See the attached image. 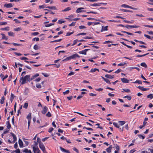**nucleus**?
<instances>
[{
	"mask_svg": "<svg viewBox=\"0 0 153 153\" xmlns=\"http://www.w3.org/2000/svg\"><path fill=\"white\" fill-rule=\"evenodd\" d=\"M20 59L22 60L28 59V58L25 57H22L20 58Z\"/></svg>",
	"mask_w": 153,
	"mask_h": 153,
	"instance_id": "nucleus-57",
	"label": "nucleus"
},
{
	"mask_svg": "<svg viewBox=\"0 0 153 153\" xmlns=\"http://www.w3.org/2000/svg\"><path fill=\"white\" fill-rule=\"evenodd\" d=\"M140 90L143 91H145L149 90V88H144L142 86Z\"/></svg>",
	"mask_w": 153,
	"mask_h": 153,
	"instance_id": "nucleus-25",
	"label": "nucleus"
},
{
	"mask_svg": "<svg viewBox=\"0 0 153 153\" xmlns=\"http://www.w3.org/2000/svg\"><path fill=\"white\" fill-rule=\"evenodd\" d=\"M33 48L34 49L36 50L39 49L38 46L37 45H35L33 47Z\"/></svg>",
	"mask_w": 153,
	"mask_h": 153,
	"instance_id": "nucleus-47",
	"label": "nucleus"
},
{
	"mask_svg": "<svg viewBox=\"0 0 153 153\" xmlns=\"http://www.w3.org/2000/svg\"><path fill=\"white\" fill-rule=\"evenodd\" d=\"M105 77L109 79H113L114 77V75H109L108 74H106L105 75Z\"/></svg>",
	"mask_w": 153,
	"mask_h": 153,
	"instance_id": "nucleus-13",
	"label": "nucleus"
},
{
	"mask_svg": "<svg viewBox=\"0 0 153 153\" xmlns=\"http://www.w3.org/2000/svg\"><path fill=\"white\" fill-rule=\"evenodd\" d=\"M146 122H143V126H139V128H140L141 129L143 127L145 126L146 125V124L147 123Z\"/></svg>",
	"mask_w": 153,
	"mask_h": 153,
	"instance_id": "nucleus-32",
	"label": "nucleus"
},
{
	"mask_svg": "<svg viewBox=\"0 0 153 153\" xmlns=\"http://www.w3.org/2000/svg\"><path fill=\"white\" fill-rule=\"evenodd\" d=\"M145 27H147L150 28H153V25H144Z\"/></svg>",
	"mask_w": 153,
	"mask_h": 153,
	"instance_id": "nucleus-58",
	"label": "nucleus"
},
{
	"mask_svg": "<svg viewBox=\"0 0 153 153\" xmlns=\"http://www.w3.org/2000/svg\"><path fill=\"white\" fill-rule=\"evenodd\" d=\"M4 7L7 8H10L13 7L11 3L5 4L4 5Z\"/></svg>",
	"mask_w": 153,
	"mask_h": 153,
	"instance_id": "nucleus-10",
	"label": "nucleus"
},
{
	"mask_svg": "<svg viewBox=\"0 0 153 153\" xmlns=\"http://www.w3.org/2000/svg\"><path fill=\"white\" fill-rule=\"evenodd\" d=\"M60 149L61 150L62 152H65L66 153H71L69 150H66L61 147H60Z\"/></svg>",
	"mask_w": 153,
	"mask_h": 153,
	"instance_id": "nucleus-8",
	"label": "nucleus"
},
{
	"mask_svg": "<svg viewBox=\"0 0 153 153\" xmlns=\"http://www.w3.org/2000/svg\"><path fill=\"white\" fill-rule=\"evenodd\" d=\"M83 9H84V8L83 7L79 8L76 10V13H78L79 12H84L83 10H81Z\"/></svg>",
	"mask_w": 153,
	"mask_h": 153,
	"instance_id": "nucleus-14",
	"label": "nucleus"
},
{
	"mask_svg": "<svg viewBox=\"0 0 153 153\" xmlns=\"http://www.w3.org/2000/svg\"><path fill=\"white\" fill-rule=\"evenodd\" d=\"M48 109V108L46 106H45L44 107L42 111V113L43 114H45L47 112Z\"/></svg>",
	"mask_w": 153,
	"mask_h": 153,
	"instance_id": "nucleus-7",
	"label": "nucleus"
},
{
	"mask_svg": "<svg viewBox=\"0 0 153 153\" xmlns=\"http://www.w3.org/2000/svg\"><path fill=\"white\" fill-rule=\"evenodd\" d=\"M27 118L28 120H31V114L30 113L29 114L27 117Z\"/></svg>",
	"mask_w": 153,
	"mask_h": 153,
	"instance_id": "nucleus-22",
	"label": "nucleus"
},
{
	"mask_svg": "<svg viewBox=\"0 0 153 153\" xmlns=\"http://www.w3.org/2000/svg\"><path fill=\"white\" fill-rule=\"evenodd\" d=\"M7 128H8V129H9L10 128L11 126L8 121L7 122Z\"/></svg>",
	"mask_w": 153,
	"mask_h": 153,
	"instance_id": "nucleus-34",
	"label": "nucleus"
},
{
	"mask_svg": "<svg viewBox=\"0 0 153 153\" xmlns=\"http://www.w3.org/2000/svg\"><path fill=\"white\" fill-rule=\"evenodd\" d=\"M90 50V49H85L84 50H83L82 51H80L79 53L80 54L86 55V52Z\"/></svg>",
	"mask_w": 153,
	"mask_h": 153,
	"instance_id": "nucleus-5",
	"label": "nucleus"
},
{
	"mask_svg": "<svg viewBox=\"0 0 153 153\" xmlns=\"http://www.w3.org/2000/svg\"><path fill=\"white\" fill-rule=\"evenodd\" d=\"M77 41L78 40L77 39L74 40V41L73 44L72 45L73 46L75 45L77 43Z\"/></svg>",
	"mask_w": 153,
	"mask_h": 153,
	"instance_id": "nucleus-59",
	"label": "nucleus"
},
{
	"mask_svg": "<svg viewBox=\"0 0 153 153\" xmlns=\"http://www.w3.org/2000/svg\"><path fill=\"white\" fill-rule=\"evenodd\" d=\"M71 59V57L70 56H69V57L66 58V59H63V61H68V60H70Z\"/></svg>",
	"mask_w": 153,
	"mask_h": 153,
	"instance_id": "nucleus-28",
	"label": "nucleus"
},
{
	"mask_svg": "<svg viewBox=\"0 0 153 153\" xmlns=\"http://www.w3.org/2000/svg\"><path fill=\"white\" fill-rule=\"evenodd\" d=\"M70 92L69 90H67L63 92V94L64 95H65L66 94H68Z\"/></svg>",
	"mask_w": 153,
	"mask_h": 153,
	"instance_id": "nucleus-63",
	"label": "nucleus"
},
{
	"mask_svg": "<svg viewBox=\"0 0 153 153\" xmlns=\"http://www.w3.org/2000/svg\"><path fill=\"white\" fill-rule=\"evenodd\" d=\"M122 71L121 69H118L117 71H116L115 73L117 74H118Z\"/></svg>",
	"mask_w": 153,
	"mask_h": 153,
	"instance_id": "nucleus-62",
	"label": "nucleus"
},
{
	"mask_svg": "<svg viewBox=\"0 0 153 153\" xmlns=\"http://www.w3.org/2000/svg\"><path fill=\"white\" fill-rule=\"evenodd\" d=\"M7 24V22H0V25H6Z\"/></svg>",
	"mask_w": 153,
	"mask_h": 153,
	"instance_id": "nucleus-51",
	"label": "nucleus"
},
{
	"mask_svg": "<svg viewBox=\"0 0 153 153\" xmlns=\"http://www.w3.org/2000/svg\"><path fill=\"white\" fill-rule=\"evenodd\" d=\"M124 98H127L129 100H130L131 99V97L130 96H126L123 97Z\"/></svg>",
	"mask_w": 153,
	"mask_h": 153,
	"instance_id": "nucleus-37",
	"label": "nucleus"
},
{
	"mask_svg": "<svg viewBox=\"0 0 153 153\" xmlns=\"http://www.w3.org/2000/svg\"><path fill=\"white\" fill-rule=\"evenodd\" d=\"M113 125L116 127L117 128H119L120 127L119 126V125L116 123L114 122L113 123Z\"/></svg>",
	"mask_w": 153,
	"mask_h": 153,
	"instance_id": "nucleus-38",
	"label": "nucleus"
},
{
	"mask_svg": "<svg viewBox=\"0 0 153 153\" xmlns=\"http://www.w3.org/2000/svg\"><path fill=\"white\" fill-rule=\"evenodd\" d=\"M54 24L50 23L48 24H47L45 25V27H49L52 25H54Z\"/></svg>",
	"mask_w": 153,
	"mask_h": 153,
	"instance_id": "nucleus-53",
	"label": "nucleus"
},
{
	"mask_svg": "<svg viewBox=\"0 0 153 153\" xmlns=\"http://www.w3.org/2000/svg\"><path fill=\"white\" fill-rule=\"evenodd\" d=\"M33 148L34 153H40V150L38 147L33 146Z\"/></svg>",
	"mask_w": 153,
	"mask_h": 153,
	"instance_id": "nucleus-4",
	"label": "nucleus"
},
{
	"mask_svg": "<svg viewBox=\"0 0 153 153\" xmlns=\"http://www.w3.org/2000/svg\"><path fill=\"white\" fill-rule=\"evenodd\" d=\"M90 6H100V4L99 3H95L93 4H91Z\"/></svg>",
	"mask_w": 153,
	"mask_h": 153,
	"instance_id": "nucleus-35",
	"label": "nucleus"
},
{
	"mask_svg": "<svg viewBox=\"0 0 153 153\" xmlns=\"http://www.w3.org/2000/svg\"><path fill=\"white\" fill-rule=\"evenodd\" d=\"M22 151L23 152L26 153H31V151L30 150H28L27 149H25L23 150H22Z\"/></svg>",
	"mask_w": 153,
	"mask_h": 153,
	"instance_id": "nucleus-11",
	"label": "nucleus"
},
{
	"mask_svg": "<svg viewBox=\"0 0 153 153\" xmlns=\"http://www.w3.org/2000/svg\"><path fill=\"white\" fill-rule=\"evenodd\" d=\"M28 106V103L27 102H25L24 104V105L23 106V107L25 108H27Z\"/></svg>",
	"mask_w": 153,
	"mask_h": 153,
	"instance_id": "nucleus-45",
	"label": "nucleus"
},
{
	"mask_svg": "<svg viewBox=\"0 0 153 153\" xmlns=\"http://www.w3.org/2000/svg\"><path fill=\"white\" fill-rule=\"evenodd\" d=\"M52 65H54V66H56L57 68H59L60 66V65L59 64H52Z\"/></svg>",
	"mask_w": 153,
	"mask_h": 153,
	"instance_id": "nucleus-54",
	"label": "nucleus"
},
{
	"mask_svg": "<svg viewBox=\"0 0 153 153\" xmlns=\"http://www.w3.org/2000/svg\"><path fill=\"white\" fill-rule=\"evenodd\" d=\"M121 32L123 33H125L128 35H133V34H132L131 33L128 32H126L125 31H121Z\"/></svg>",
	"mask_w": 153,
	"mask_h": 153,
	"instance_id": "nucleus-30",
	"label": "nucleus"
},
{
	"mask_svg": "<svg viewBox=\"0 0 153 153\" xmlns=\"http://www.w3.org/2000/svg\"><path fill=\"white\" fill-rule=\"evenodd\" d=\"M1 30H6V31H9V27H7L5 28H1Z\"/></svg>",
	"mask_w": 153,
	"mask_h": 153,
	"instance_id": "nucleus-21",
	"label": "nucleus"
},
{
	"mask_svg": "<svg viewBox=\"0 0 153 153\" xmlns=\"http://www.w3.org/2000/svg\"><path fill=\"white\" fill-rule=\"evenodd\" d=\"M62 39H58V40H55L54 41H52L51 42H60L62 40Z\"/></svg>",
	"mask_w": 153,
	"mask_h": 153,
	"instance_id": "nucleus-39",
	"label": "nucleus"
},
{
	"mask_svg": "<svg viewBox=\"0 0 153 153\" xmlns=\"http://www.w3.org/2000/svg\"><path fill=\"white\" fill-rule=\"evenodd\" d=\"M14 97V94H13L11 93V97L10 99V100L11 101V102L13 101Z\"/></svg>",
	"mask_w": 153,
	"mask_h": 153,
	"instance_id": "nucleus-29",
	"label": "nucleus"
},
{
	"mask_svg": "<svg viewBox=\"0 0 153 153\" xmlns=\"http://www.w3.org/2000/svg\"><path fill=\"white\" fill-rule=\"evenodd\" d=\"M39 146L40 148L43 151V153H47V152L45 150V147L43 143L39 144Z\"/></svg>",
	"mask_w": 153,
	"mask_h": 153,
	"instance_id": "nucleus-2",
	"label": "nucleus"
},
{
	"mask_svg": "<svg viewBox=\"0 0 153 153\" xmlns=\"http://www.w3.org/2000/svg\"><path fill=\"white\" fill-rule=\"evenodd\" d=\"M65 22V21H63L62 19L59 20L58 21V23L60 24H62V23H64Z\"/></svg>",
	"mask_w": 153,
	"mask_h": 153,
	"instance_id": "nucleus-42",
	"label": "nucleus"
},
{
	"mask_svg": "<svg viewBox=\"0 0 153 153\" xmlns=\"http://www.w3.org/2000/svg\"><path fill=\"white\" fill-rule=\"evenodd\" d=\"M39 75L38 74H36L33 75V76H32V77L31 78L29 79L28 81H30L32 80L33 79H34L36 77L39 76Z\"/></svg>",
	"mask_w": 153,
	"mask_h": 153,
	"instance_id": "nucleus-6",
	"label": "nucleus"
},
{
	"mask_svg": "<svg viewBox=\"0 0 153 153\" xmlns=\"http://www.w3.org/2000/svg\"><path fill=\"white\" fill-rule=\"evenodd\" d=\"M106 150L107 152L108 153H110L111 152V149L109 148H107L106 149Z\"/></svg>",
	"mask_w": 153,
	"mask_h": 153,
	"instance_id": "nucleus-61",
	"label": "nucleus"
},
{
	"mask_svg": "<svg viewBox=\"0 0 153 153\" xmlns=\"http://www.w3.org/2000/svg\"><path fill=\"white\" fill-rule=\"evenodd\" d=\"M71 9L70 7H68L65 9L64 10L62 11V12H65L68 11H69L71 10Z\"/></svg>",
	"mask_w": 153,
	"mask_h": 153,
	"instance_id": "nucleus-27",
	"label": "nucleus"
},
{
	"mask_svg": "<svg viewBox=\"0 0 153 153\" xmlns=\"http://www.w3.org/2000/svg\"><path fill=\"white\" fill-rule=\"evenodd\" d=\"M36 87L39 88H41V85L39 84H37L36 85Z\"/></svg>",
	"mask_w": 153,
	"mask_h": 153,
	"instance_id": "nucleus-55",
	"label": "nucleus"
},
{
	"mask_svg": "<svg viewBox=\"0 0 153 153\" xmlns=\"http://www.w3.org/2000/svg\"><path fill=\"white\" fill-rule=\"evenodd\" d=\"M1 35L2 36L1 39H5L7 40L8 39V37L6 36L5 34L3 33H1Z\"/></svg>",
	"mask_w": 153,
	"mask_h": 153,
	"instance_id": "nucleus-17",
	"label": "nucleus"
},
{
	"mask_svg": "<svg viewBox=\"0 0 153 153\" xmlns=\"http://www.w3.org/2000/svg\"><path fill=\"white\" fill-rule=\"evenodd\" d=\"M122 82L123 83H128L129 82L128 80L125 78H123L121 79Z\"/></svg>",
	"mask_w": 153,
	"mask_h": 153,
	"instance_id": "nucleus-9",
	"label": "nucleus"
},
{
	"mask_svg": "<svg viewBox=\"0 0 153 153\" xmlns=\"http://www.w3.org/2000/svg\"><path fill=\"white\" fill-rule=\"evenodd\" d=\"M46 8H49L50 9H51V10H56L57 9L56 7L55 6H51V7L48 6V7H46Z\"/></svg>",
	"mask_w": 153,
	"mask_h": 153,
	"instance_id": "nucleus-18",
	"label": "nucleus"
},
{
	"mask_svg": "<svg viewBox=\"0 0 153 153\" xmlns=\"http://www.w3.org/2000/svg\"><path fill=\"white\" fill-rule=\"evenodd\" d=\"M71 56V59H74L77 57H80L79 56L77 53H75L72 55Z\"/></svg>",
	"mask_w": 153,
	"mask_h": 153,
	"instance_id": "nucleus-12",
	"label": "nucleus"
},
{
	"mask_svg": "<svg viewBox=\"0 0 153 153\" xmlns=\"http://www.w3.org/2000/svg\"><path fill=\"white\" fill-rule=\"evenodd\" d=\"M37 142H38V143H39V144L42 143V142L41 141V140L39 137H38L37 138Z\"/></svg>",
	"mask_w": 153,
	"mask_h": 153,
	"instance_id": "nucleus-40",
	"label": "nucleus"
},
{
	"mask_svg": "<svg viewBox=\"0 0 153 153\" xmlns=\"http://www.w3.org/2000/svg\"><path fill=\"white\" fill-rule=\"evenodd\" d=\"M119 123L121 125V126H123V125H124L126 122L125 121H119Z\"/></svg>",
	"mask_w": 153,
	"mask_h": 153,
	"instance_id": "nucleus-41",
	"label": "nucleus"
},
{
	"mask_svg": "<svg viewBox=\"0 0 153 153\" xmlns=\"http://www.w3.org/2000/svg\"><path fill=\"white\" fill-rule=\"evenodd\" d=\"M149 54V53H147L146 54H143V55H137L136 56L137 57H141L142 56H145L147 55H148Z\"/></svg>",
	"mask_w": 153,
	"mask_h": 153,
	"instance_id": "nucleus-43",
	"label": "nucleus"
},
{
	"mask_svg": "<svg viewBox=\"0 0 153 153\" xmlns=\"http://www.w3.org/2000/svg\"><path fill=\"white\" fill-rule=\"evenodd\" d=\"M121 10L122 11L124 12H132V11L129 10H126V9H121Z\"/></svg>",
	"mask_w": 153,
	"mask_h": 153,
	"instance_id": "nucleus-36",
	"label": "nucleus"
},
{
	"mask_svg": "<svg viewBox=\"0 0 153 153\" xmlns=\"http://www.w3.org/2000/svg\"><path fill=\"white\" fill-rule=\"evenodd\" d=\"M13 20L15 21L16 23H20L19 21L17 19H14Z\"/></svg>",
	"mask_w": 153,
	"mask_h": 153,
	"instance_id": "nucleus-64",
	"label": "nucleus"
},
{
	"mask_svg": "<svg viewBox=\"0 0 153 153\" xmlns=\"http://www.w3.org/2000/svg\"><path fill=\"white\" fill-rule=\"evenodd\" d=\"M144 36L146 37L148 39H152V38L150 37V36L146 35V34H144Z\"/></svg>",
	"mask_w": 153,
	"mask_h": 153,
	"instance_id": "nucleus-46",
	"label": "nucleus"
},
{
	"mask_svg": "<svg viewBox=\"0 0 153 153\" xmlns=\"http://www.w3.org/2000/svg\"><path fill=\"white\" fill-rule=\"evenodd\" d=\"M46 116L48 117H51V114L50 112H48L46 115Z\"/></svg>",
	"mask_w": 153,
	"mask_h": 153,
	"instance_id": "nucleus-49",
	"label": "nucleus"
},
{
	"mask_svg": "<svg viewBox=\"0 0 153 153\" xmlns=\"http://www.w3.org/2000/svg\"><path fill=\"white\" fill-rule=\"evenodd\" d=\"M121 43L123 45L126 46L128 48L131 49L132 48V46L128 45H126L124 42H121Z\"/></svg>",
	"mask_w": 153,
	"mask_h": 153,
	"instance_id": "nucleus-20",
	"label": "nucleus"
},
{
	"mask_svg": "<svg viewBox=\"0 0 153 153\" xmlns=\"http://www.w3.org/2000/svg\"><path fill=\"white\" fill-rule=\"evenodd\" d=\"M121 7H124L125 8H131V9H133V10H137V8H133L131 6H129L128 5L126 4H122L121 5Z\"/></svg>",
	"mask_w": 153,
	"mask_h": 153,
	"instance_id": "nucleus-3",
	"label": "nucleus"
},
{
	"mask_svg": "<svg viewBox=\"0 0 153 153\" xmlns=\"http://www.w3.org/2000/svg\"><path fill=\"white\" fill-rule=\"evenodd\" d=\"M14 152L16 153H20V150L19 149H17L15 151H14Z\"/></svg>",
	"mask_w": 153,
	"mask_h": 153,
	"instance_id": "nucleus-56",
	"label": "nucleus"
},
{
	"mask_svg": "<svg viewBox=\"0 0 153 153\" xmlns=\"http://www.w3.org/2000/svg\"><path fill=\"white\" fill-rule=\"evenodd\" d=\"M152 94H150L147 96V97L148 98H150V99H152L153 98V95Z\"/></svg>",
	"mask_w": 153,
	"mask_h": 153,
	"instance_id": "nucleus-31",
	"label": "nucleus"
},
{
	"mask_svg": "<svg viewBox=\"0 0 153 153\" xmlns=\"http://www.w3.org/2000/svg\"><path fill=\"white\" fill-rule=\"evenodd\" d=\"M39 33L38 32H35L34 33H31V35L33 36H36L38 35Z\"/></svg>",
	"mask_w": 153,
	"mask_h": 153,
	"instance_id": "nucleus-48",
	"label": "nucleus"
},
{
	"mask_svg": "<svg viewBox=\"0 0 153 153\" xmlns=\"http://www.w3.org/2000/svg\"><path fill=\"white\" fill-rule=\"evenodd\" d=\"M19 143L20 147H22L23 146V143L22 140L20 139L19 140Z\"/></svg>",
	"mask_w": 153,
	"mask_h": 153,
	"instance_id": "nucleus-15",
	"label": "nucleus"
},
{
	"mask_svg": "<svg viewBox=\"0 0 153 153\" xmlns=\"http://www.w3.org/2000/svg\"><path fill=\"white\" fill-rule=\"evenodd\" d=\"M123 90L126 92H130V90L128 89H123Z\"/></svg>",
	"mask_w": 153,
	"mask_h": 153,
	"instance_id": "nucleus-50",
	"label": "nucleus"
},
{
	"mask_svg": "<svg viewBox=\"0 0 153 153\" xmlns=\"http://www.w3.org/2000/svg\"><path fill=\"white\" fill-rule=\"evenodd\" d=\"M108 26L105 27L102 26L101 31L102 32L103 31L107 30H108Z\"/></svg>",
	"mask_w": 153,
	"mask_h": 153,
	"instance_id": "nucleus-19",
	"label": "nucleus"
},
{
	"mask_svg": "<svg viewBox=\"0 0 153 153\" xmlns=\"http://www.w3.org/2000/svg\"><path fill=\"white\" fill-rule=\"evenodd\" d=\"M8 35L10 36H14V33H13L11 31L9 32L8 33Z\"/></svg>",
	"mask_w": 153,
	"mask_h": 153,
	"instance_id": "nucleus-23",
	"label": "nucleus"
},
{
	"mask_svg": "<svg viewBox=\"0 0 153 153\" xmlns=\"http://www.w3.org/2000/svg\"><path fill=\"white\" fill-rule=\"evenodd\" d=\"M79 28L80 29H85L86 28V27L83 25H81L79 26Z\"/></svg>",
	"mask_w": 153,
	"mask_h": 153,
	"instance_id": "nucleus-44",
	"label": "nucleus"
},
{
	"mask_svg": "<svg viewBox=\"0 0 153 153\" xmlns=\"http://www.w3.org/2000/svg\"><path fill=\"white\" fill-rule=\"evenodd\" d=\"M30 75H27L25 76L24 77H22L20 80V82L21 84H24L26 83L27 80L30 79Z\"/></svg>",
	"mask_w": 153,
	"mask_h": 153,
	"instance_id": "nucleus-1",
	"label": "nucleus"
},
{
	"mask_svg": "<svg viewBox=\"0 0 153 153\" xmlns=\"http://www.w3.org/2000/svg\"><path fill=\"white\" fill-rule=\"evenodd\" d=\"M133 83H138L141 84L142 83V82L140 80H137L136 81L133 82Z\"/></svg>",
	"mask_w": 153,
	"mask_h": 153,
	"instance_id": "nucleus-24",
	"label": "nucleus"
},
{
	"mask_svg": "<svg viewBox=\"0 0 153 153\" xmlns=\"http://www.w3.org/2000/svg\"><path fill=\"white\" fill-rule=\"evenodd\" d=\"M5 100V98L4 97H2L1 99L0 103L1 104H3L4 103V100Z\"/></svg>",
	"mask_w": 153,
	"mask_h": 153,
	"instance_id": "nucleus-33",
	"label": "nucleus"
},
{
	"mask_svg": "<svg viewBox=\"0 0 153 153\" xmlns=\"http://www.w3.org/2000/svg\"><path fill=\"white\" fill-rule=\"evenodd\" d=\"M140 65L142 66L143 67L145 68H146L147 67V65L145 62H142L141 63Z\"/></svg>",
	"mask_w": 153,
	"mask_h": 153,
	"instance_id": "nucleus-26",
	"label": "nucleus"
},
{
	"mask_svg": "<svg viewBox=\"0 0 153 153\" xmlns=\"http://www.w3.org/2000/svg\"><path fill=\"white\" fill-rule=\"evenodd\" d=\"M42 74L43 75H44V76H45V77H48L49 76V75L47 74H45V73H42Z\"/></svg>",
	"mask_w": 153,
	"mask_h": 153,
	"instance_id": "nucleus-60",
	"label": "nucleus"
},
{
	"mask_svg": "<svg viewBox=\"0 0 153 153\" xmlns=\"http://www.w3.org/2000/svg\"><path fill=\"white\" fill-rule=\"evenodd\" d=\"M14 30L15 31H19L21 30V29L20 27H18L17 28H15L14 29Z\"/></svg>",
	"mask_w": 153,
	"mask_h": 153,
	"instance_id": "nucleus-52",
	"label": "nucleus"
},
{
	"mask_svg": "<svg viewBox=\"0 0 153 153\" xmlns=\"http://www.w3.org/2000/svg\"><path fill=\"white\" fill-rule=\"evenodd\" d=\"M11 134L13 138V143H14L17 140V138L16 135L15 134L12 133H11Z\"/></svg>",
	"mask_w": 153,
	"mask_h": 153,
	"instance_id": "nucleus-16",
	"label": "nucleus"
}]
</instances>
